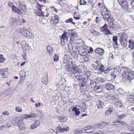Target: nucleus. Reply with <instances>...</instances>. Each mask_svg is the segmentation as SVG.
I'll list each match as a JSON object with an SVG mask.
<instances>
[{"mask_svg": "<svg viewBox=\"0 0 134 134\" xmlns=\"http://www.w3.org/2000/svg\"><path fill=\"white\" fill-rule=\"evenodd\" d=\"M67 55H65L63 59L62 65L65 66L66 70L68 71L69 75L73 76V78L76 81H79L80 82H83V81H86L85 77H82L80 74V71L74 62L69 60L67 59Z\"/></svg>", "mask_w": 134, "mask_h": 134, "instance_id": "f257e3e1", "label": "nucleus"}, {"mask_svg": "<svg viewBox=\"0 0 134 134\" xmlns=\"http://www.w3.org/2000/svg\"><path fill=\"white\" fill-rule=\"evenodd\" d=\"M122 70H121L120 67H116L114 69V73L116 74L118 73L119 74L120 72L121 71V75H120V76H121L122 78H125L127 80H129V81L132 80L134 74L133 71H131L128 69H126L124 67H122Z\"/></svg>", "mask_w": 134, "mask_h": 134, "instance_id": "f03ea898", "label": "nucleus"}, {"mask_svg": "<svg viewBox=\"0 0 134 134\" xmlns=\"http://www.w3.org/2000/svg\"><path fill=\"white\" fill-rule=\"evenodd\" d=\"M68 32L71 38L70 41H72L73 42V43H75L76 45H79L80 44V43H78L73 40V39H74L77 36L76 33L75 31H73V30H69L68 31Z\"/></svg>", "mask_w": 134, "mask_h": 134, "instance_id": "7ed1b4c3", "label": "nucleus"}, {"mask_svg": "<svg viewBox=\"0 0 134 134\" xmlns=\"http://www.w3.org/2000/svg\"><path fill=\"white\" fill-rule=\"evenodd\" d=\"M127 37V35L125 34H123L120 37L119 39L120 43L121 45L124 47H125L127 46L126 40Z\"/></svg>", "mask_w": 134, "mask_h": 134, "instance_id": "20e7f679", "label": "nucleus"}, {"mask_svg": "<svg viewBox=\"0 0 134 134\" xmlns=\"http://www.w3.org/2000/svg\"><path fill=\"white\" fill-rule=\"evenodd\" d=\"M22 48H23L24 47V46L25 45L24 49L25 51L23 52V54L22 55V57L24 60H26V53H28L29 51V49L28 46H26L27 45V43L25 41H23L21 43Z\"/></svg>", "mask_w": 134, "mask_h": 134, "instance_id": "39448f33", "label": "nucleus"}, {"mask_svg": "<svg viewBox=\"0 0 134 134\" xmlns=\"http://www.w3.org/2000/svg\"><path fill=\"white\" fill-rule=\"evenodd\" d=\"M118 2L120 5L121 9L123 10L127 9L128 7V4L125 0H118Z\"/></svg>", "mask_w": 134, "mask_h": 134, "instance_id": "423d86ee", "label": "nucleus"}, {"mask_svg": "<svg viewBox=\"0 0 134 134\" xmlns=\"http://www.w3.org/2000/svg\"><path fill=\"white\" fill-rule=\"evenodd\" d=\"M8 68H4L2 70L0 69V74L2 76V78H7L8 77Z\"/></svg>", "mask_w": 134, "mask_h": 134, "instance_id": "0eeeda50", "label": "nucleus"}, {"mask_svg": "<svg viewBox=\"0 0 134 134\" xmlns=\"http://www.w3.org/2000/svg\"><path fill=\"white\" fill-rule=\"evenodd\" d=\"M20 32L24 36L28 37L29 38H31L32 37V34L25 29H22L20 30Z\"/></svg>", "mask_w": 134, "mask_h": 134, "instance_id": "6e6552de", "label": "nucleus"}, {"mask_svg": "<svg viewBox=\"0 0 134 134\" xmlns=\"http://www.w3.org/2000/svg\"><path fill=\"white\" fill-rule=\"evenodd\" d=\"M101 14L104 20L105 21L106 19H108L109 17V14L107 9H104L101 10Z\"/></svg>", "mask_w": 134, "mask_h": 134, "instance_id": "1a4fd4ad", "label": "nucleus"}, {"mask_svg": "<svg viewBox=\"0 0 134 134\" xmlns=\"http://www.w3.org/2000/svg\"><path fill=\"white\" fill-rule=\"evenodd\" d=\"M108 24L109 28L111 31H113L118 29V24H115L113 21L109 22Z\"/></svg>", "mask_w": 134, "mask_h": 134, "instance_id": "9d476101", "label": "nucleus"}, {"mask_svg": "<svg viewBox=\"0 0 134 134\" xmlns=\"http://www.w3.org/2000/svg\"><path fill=\"white\" fill-rule=\"evenodd\" d=\"M66 32H64L63 34L61 37V44L63 45L64 44L68 41V37L66 36Z\"/></svg>", "mask_w": 134, "mask_h": 134, "instance_id": "9b49d317", "label": "nucleus"}, {"mask_svg": "<svg viewBox=\"0 0 134 134\" xmlns=\"http://www.w3.org/2000/svg\"><path fill=\"white\" fill-rule=\"evenodd\" d=\"M79 84L80 86V90L81 91L85 92L87 90L86 86L85 85L86 84V81H83V82H81Z\"/></svg>", "mask_w": 134, "mask_h": 134, "instance_id": "f8f14e48", "label": "nucleus"}, {"mask_svg": "<svg viewBox=\"0 0 134 134\" xmlns=\"http://www.w3.org/2000/svg\"><path fill=\"white\" fill-rule=\"evenodd\" d=\"M93 131V128L91 127V126H88L83 128L82 130V132L89 133L92 132Z\"/></svg>", "mask_w": 134, "mask_h": 134, "instance_id": "ddd939ff", "label": "nucleus"}, {"mask_svg": "<svg viewBox=\"0 0 134 134\" xmlns=\"http://www.w3.org/2000/svg\"><path fill=\"white\" fill-rule=\"evenodd\" d=\"M12 11L14 13H17L20 14H22V12L18 7L15 6L14 5H13L12 7Z\"/></svg>", "mask_w": 134, "mask_h": 134, "instance_id": "4468645a", "label": "nucleus"}, {"mask_svg": "<svg viewBox=\"0 0 134 134\" xmlns=\"http://www.w3.org/2000/svg\"><path fill=\"white\" fill-rule=\"evenodd\" d=\"M105 87L108 90H111L115 89L114 86L112 84L107 83L105 85Z\"/></svg>", "mask_w": 134, "mask_h": 134, "instance_id": "2eb2a0df", "label": "nucleus"}, {"mask_svg": "<svg viewBox=\"0 0 134 134\" xmlns=\"http://www.w3.org/2000/svg\"><path fill=\"white\" fill-rule=\"evenodd\" d=\"M109 98L110 99L112 100L113 102L114 103H115V102H117L118 100L117 96L115 95V94L114 95H110L108 96Z\"/></svg>", "mask_w": 134, "mask_h": 134, "instance_id": "dca6fc26", "label": "nucleus"}, {"mask_svg": "<svg viewBox=\"0 0 134 134\" xmlns=\"http://www.w3.org/2000/svg\"><path fill=\"white\" fill-rule=\"evenodd\" d=\"M40 125V122L39 121L36 120L35 121L33 124L31 126V129H34L36 128L37 126H39Z\"/></svg>", "mask_w": 134, "mask_h": 134, "instance_id": "f3484780", "label": "nucleus"}, {"mask_svg": "<svg viewBox=\"0 0 134 134\" xmlns=\"http://www.w3.org/2000/svg\"><path fill=\"white\" fill-rule=\"evenodd\" d=\"M107 124V123L105 122H101L98 124H95L94 125L97 127V128L98 129H99L106 126Z\"/></svg>", "mask_w": 134, "mask_h": 134, "instance_id": "a211bd4d", "label": "nucleus"}, {"mask_svg": "<svg viewBox=\"0 0 134 134\" xmlns=\"http://www.w3.org/2000/svg\"><path fill=\"white\" fill-rule=\"evenodd\" d=\"M104 52V50L100 48H98L94 50L95 53H98L100 55H102Z\"/></svg>", "mask_w": 134, "mask_h": 134, "instance_id": "6ab92c4d", "label": "nucleus"}, {"mask_svg": "<svg viewBox=\"0 0 134 134\" xmlns=\"http://www.w3.org/2000/svg\"><path fill=\"white\" fill-rule=\"evenodd\" d=\"M41 81L44 84L47 85L48 82V75H46V76H44L42 79Z\"/></svg>", "mask_w": 134, "mask_h": 134, "instance_id": "aec40b11", "label": "nucleus"}, {"mask_svg": "<svg viewBox=\"0 0 134 134\" xmlns=\"http://www.w3.org/2000/svg\"><path fill=\"white\" fill-rule=\"evenodd\" d=\"M37 115L35 113H32L30 115L24 114V117L26 119H27L29 118H35L37 116Z\"/></svg>", "mask_w": 134, "mask_h": 134, "instance_id": "412c9836", "label": "nucleus"}, {"mask_svg": "<svg viewBox=\"0 0 134 134\" xmlns=\"http://www.w3.org/2000/svg\"><path fill=\"white\" fill-rule=\"evenodd\" d=\"M47 52L49 54V55L52 56V54L53 52V49L52 47L49 45H48L47 47Z\"/></svg>", "mask_w": 134, "mask_h": 134, "instance_id": "4be33fe9", "label": "nucleus"}, {"mask_svg": "<svg viewBox=\"0 0 134 134\" xmlns=\"http://www.w3.org/2000/svg\"><path fill=\"white\" fill-rule=\"evenodd\" d=\"M98 102V103L97 104L98 108L100 109L102 108L104 105V103L102 102L101 100H99Z\"/></svg>", "mask_w": 134, "mask_h": 134, "instance_id": "5701e85b", "label": "nucleus"}, {"mask_svg": "<svg viewBox=\"0 0 134 134\" xmlns=\"http://www.w3.org/2000/svg\"><path fill=\"white\" fill-rule=\"evenodd\" d=\"M19 7L22 10L24 11V12H25L26 10V4H21L20 3L19 5Z\"/></svg>", "mask_w": 134, "mask_h": 134, "instance_id": "b1692460", "label": "nucleus"}, {"mask_svg": "<svg viewBox=\"0 0 134 134\" xmlns=\"http://www.w3.org/2000/svg\"><path fill=\"white\" fill-rule=\"evenodd\" d=\"M91 83V86L92 91H94L97 87V84L95 82H93V81L91 82L90 81Z\"/></svg>", "mask_w": 134, "mask_h": 134, "instance_id": "393cba45", "label": "nucleus"}, {"mask_svg": "<svg viewBox=\"0 0 134 134\" xmlns=\"http://www.w3.org/2000/svg\"><path fill=\"white\" fill-rule=\"evenodd\" d=\"M113 107H111L110 108H109L108 110L105 111V116H108L113 111Z\"/></svg>", "mask_w": 134, "mask_h": 134, "instance_id": "a878e982", "label": "nucleus"}, {"mask_svg": "<svg viewBox=\"0 0 134 134\" xmlns=\"http://www.w3.org/2000/svg\"><path fill=\"white\" fill-rule=\"evenodd\" d=\"M72 110L74 111L75 114L76 115H79L80 113L79 109L77 108L76 107H73L72 109Z\"/></svg>", "mask_w": 134, "mask_h": 134, "instance_id": "bb28decb", "label": "nucleus"}, {"mask_svg": "<svg viewBox=\"0 0 134 134\" xmlns=\"http://www.w3.org/2000/svg\"><path fill=\"white\" fill-rule=\"evenodd\" d=\"M95 93H100L102 91V88L101 86H97L96 88H95V89L94 90Z\"/></svg>", "mask_w": 134, "mask_h": 134, "instance_id": "cd10ccee", "label": "nucleus"}, {"mask_svg": "<svg viewBox=\"0 0 134 134\" xmlns=\"http://www.w3.org/2000/svg\"><path fill=\"white\" fill-rule=\"evenodd\" d=\"M54 17V24H56L58 23L59 21V18L58 16L56 15H53Z\"/></svg>", "mask_w": 134, "mask_h": 134, "instance_id": "c85d7f7f", "label": "nucleus"}, {"mask_svg": "<svg viewBox=\"0 0 134 134\" xmlns=\"http://www.w3.org/2000/svg\"><path fill=\"white\" fill-rule=\"evenodd\" d=\"M113 124L118 128H122L121 125V123L120 121H117L114 122H113Z\"/></svg>", "mask_w": 134, "mask_h": 134, "instance_id": "c756f323", "label": "nucleus"}, {"mask_svg": "<svg viewBox=\"0 0 134 134\" xmlns=\"http://www.w3.org/2000/svg\"><path fill=\"white\" fill-rule=\"evenodd\" d=\"M25 119L24 118H21L18 121V124H22V125H25Z\"/></svg>", "mask_w": 134, "mask_h": 134, "instance_id": "7c9ffc66", "label": "nucleus"}, {"mask_svg": "<svg viewBox=\"0 0 134 134\" xmlns=\"http://www.w3.org/2000/svg\"><path fill=\"white\" fill-rule=\"evenodd\" d=\"M60 122H65L67 120V119L65 116H62L58 118Z\"/></svg>", "mask_w": 134, "mask_h": 134, "instance_id": "2f4dec72", "label": "nucleus"}, {"mask_svg": "<svg viewBox=\"0 0 134 134\" xmlns=\"http://www.w3.org/2000/svg\"><path fill=\"white\" fill-rule=\"evenodd\" d=\"M107 26H108V25H107L106 23H105L104 25L102 27H101L100 28V31L102 32H104L105 31L106 29Z\"/></svg>", "mask_w": 134, "mask_h": 134, "instance_id": "473e14b6", "label": "nucleus"}, {"mask_svg": "<svg viewBox=\"0 0 134 134\" xmlns=\"http://www.w3.org/2000/svg\"><path fill=\"white\" fill-rule=\"evenodd\" d=\"M53 58L54 62H57L58 61L59 59L58 54L57 53L55 54L53 57Z\"/></svg>", "mask_w": 134, "mask_h": 134, "instance_id": "72a5a7b5", "label": "nucleus"}, {"mask_svg": "<svg viewBox=\"0 0 134 134\" xmlns=\"http://www.w3.org/2000/svg\"><path fill=\"white\" fill-rule=\"evenodd\" d=\"M69 127H66L65 128H61L59 132H63L65 131H67L69 130Z\"/></svg>", "mask_w": 134, "mask_h": 134, "instance_id": "f704fd0d", "label": "nucleus"}, {"mask_svg": "<svg viewBox=\"0 0 134 134\" xmlns=\"http://www.w3.org/2000/svg\"><path fill=\"white\" fill-rule=\"evenodd\" d=\"M60 82L59 84H61L60 86V87L62 88V89H64L66 86V85L65 84L63 83L62 82V79H61L59 80Z\"/></svg>", "mask_w": 134, "mask_h": 134, "instance_id": "c9c22d12", "label": "nucleus"}, {"mask_svg": "<svg viewBox=\"0 0 134 134\" xmlns=\"http://www.w3.org/2000/svg\"><path fill=\"white\" fill-rule=\"evenodd\" d=\"M67 47H68L69 51H72L73 52L74 50L72 44L71 43V42H70V44H67Z\"/></svg>", "mask_w": 134, "mask_h": 134, "instance_id": "e433bc0d", "label": "nucleus"}, {"mask_svg": "<svg viewBox=\"0 0 134 134\" xmlns=\"http://www.w3.org/2000/svg\"><path fill=\"white\" fill-rule=\"evenodd\" d=\"M113 40L114 42L115 43V44L116 45H118L117 43L118 37L116 36H114L113 37Z\"/></svg>", "mask_w": 134, "mask_h": 134, "instance_id": "4c0bfd02", "label": "nucleus"}, {"mask_svg": "<svg viewBox=\"0 0 134 134\" xmlns=\"http://www.w3.org/2000/svg\"><path fill=\"white\" fill-rule=\"evenodd\" d=\"M99 67L97 70L99 71V72H102L104 71V66L103 65H99Z\"/></svg>", "mask_w": 134, "mask_h": 134, "instance_id": "58836bf2", "label": "nucleus"}, {"mask_svg": "<svg viewBox=\"0 0 134 134\" xmlns=\"http://www.w3.org/2000/svg\"><path fill=\"white\" fill-rule=\"evenodd\" d=\"M108 129L102 131H98V134H106L108 133Z\"/></svg>", "mask_w": 134, "mask_h": 134, "instance_id": "ea45409f", "label": "nucleus"}, {"mask_svg": "<svg viewBox=\"0 0 134 134\" xmlns=\"http://www.w3.org/2000/svg\"><path fill=\"white\" fill-rule=\"evenodd\" d=\"M117 106L121 108L122 106V104L120 101L119 102L118 100L117 102H115Z\"/></svg>", "mask_w": 134, "mask_h": 134, "instance_id": "a19ab883", "label": "nucleus"}, {"mask_svg": "<svg viewBox=\"0 0 134 134\" xmlns=\"http://www.w3.org/2000/svg\"><path fill=\"white\" fill-rule=\"evenodd\" d=\"M114 20V18L113 17L110 16L109 15V17L108 18V19H106L105 21L107 20V21L108 24L109 22L111 21H113Z\"/></svg>", "mask_w": 134, "mask_h": 134, "instance_id": "79ce46f5", "label": "nucleus"}, {"mask_svg": "<svg viewBox=\"0 0 134 134\" xmlns=\"http://www.w3.org/2000/svg\"><path fill=\"white\" fill-rule=\"evenodd\" d=\"M65 22L66 23H71L72 24H73L74 25H75V23L74 22L72 21V18H70L69 19L67 20Z\"/></svg>", "mask_w": 134, "mask_h": 134, "instance_id": "37998d69", "label": "nucleus"}, {"mask_svg": "<svg viewBox=\"0 0 134 134\" xmlns=\"http://www.w3.org/2000/svg\"><path fill=\"white\" fill-rule=\"evenodd\" d=\"M127 116V114L126 113H124L122 114L119 115L118 116L119 118L121 119H122L126 117Z\"/></svg>", "mask_w": 134, "mask_h": 134, "instance_id": "c03bdc74", "label": "nucleus"}, {"mask_svg": "<svg viewBox=\"0 0 134 134\" xmlns=\"http://www.w3.org/2000/svg\"><path fill=\"white\" fill-rule=\"evenodd\" d=\"M133 96L130 95L128 97V100L130 102L133 103L134 102V98L132 97Z\"/></svg>", "mask_w": 134, "mask_h": 134, "instance_id": "a18cd8bd", "label": "nucleus"}, {"mask_svg": "<svg viewBox=\"0 0 134 134\" xmlns=\"http://www.w3.org/2000/svg\"><path fill=\"white\" fill-rule=\"evenodd\" d=\"M5 60V58L3 57L2 54H0V63H3Z\"/></svg>", "mask_w": 134, "mask_h": 134, "instance_id": "49530a36", "label": "nucleus"}, {"mask_svg": "<svg viewBox=\"0 0 134 134\" xmlns=\"http://www.w3.org/2000/svg\"><path fill=\"white\" fill-rule=\"evenodd\" d=\"M104 33L105 35H108L109 34H111L110 31L107 28Z\"/></svg>", "mask_w": 134, "mask_h": 134, "instance_id": "de8ad7c7", "label": "nucleus"}, {"mask_svg": "<svg viewBox=\"0 0 134 134\" xmlns=\"http://www.w3.org/2000/svg\"><path fill=\"white\" fill-rule=\"evenodd\" d=\"M15 111L18 112H20L22 111V109L21 107L18 106L16 108Z\"/></svg>", "mask_w": 134, "mask_h": 134, "instance_id": "09e8293b", "label": "nucleus"}, {"mask_svg": "<svg viewBox=\"0 0 134 134\" xmlns=\"http://www.w3.org/2000/svg\"><path fill=\"white\" fill-rule=\"evenodd\" d=\"M19 127L20 129L21 130H24L25 129V125H22V124H18Z\"/></svg>", "mask_w": 134, "mask_h": 134, "instance_id": "8fccbe9b", "label": "nucleus"}, {"mask_svg": "<svg viewBox=\"0 0 134 134\" xmlns=\"http://www.w3.org/2000/svg\"><path fill=\"white\" fill-rule=\"evenodd\" d=\"M37 6L38 7V9L39 10L40 12H41L42 11V8L44 7L40 5L39 4H38V5H37Z\"/></svg>", "mask_w": 134, "mask_h": 134, "instance_id": "3c124183", "label": "nucleus"}, {"mask_svg": "<svg viewBox=\"0 0 134 134\" xmlns=\"http://www.w3.org/2000/svg\"><path fill=\"white\" fill-rule=\"evenodd\" d=\"M120 122L122 128L124 126H126L127 125V124L125 122L122 121H120Z\"/></svg>", "mask_w": 134, "mask_h": 134, "instance_id": "603ef678", "label": "nucleus"}, {"mask_svg": "<svg viewBox=\"0 0 134 134\" xmlns=\"http://www.w3.org/2000/svg\"><path fill=\"white\" fill-rule=\"evenodd\" d=\"M92 33L93 34V35H99V34L98 32L97 31L95 30H93L92 32Z\"/></svg>", "mask_w": 134, "mask_h": 134, "instance_id": "864d4df0", "label": "nucleus"}, {"mask_svg": "<svg viewBox=\"0 0 134 134\" xmlns=\"http://www.w3.org/2000/svg\"><path fill=\"white\" fill-rule=\"evenodd\" d=\"M20 75L21 77H25V76L26 74L25 72L23 71H21L20 72Z\"/></svg>", "mask_w": 134, "mask_h": 134, "instance_id": "5fc2aeb1", "label": "nucleus"}, {"mask_svg": "<svg viewBox=\"0 0 134 134\" xmlns=\"http://www.w3.org/2000/svg\"><path fill=\"white\" fill-rule=\"evenodd\" d=\"M82 56H84L85 57H87L88 54L86 52L85 50H84L83 51H82Z\"/></svg>", "mask_w": 134, "mask_h": 134, "instance_id": "6e6d98bb", "label": "nucleus"}, {"mask_svg": "<svg viewBox=\"0 0 134 134\" xmlns=\"http://www.w3.org/2000/svg\"><path fill=\"white\" fill-rule=\"evenodd\" d=\"M116 74L115 73H114V71L113 73H112L111 74H110V76H111L112 77L111 79H114L116 77Z\"/></svg>", "mask_w": 134, "mask_h": 134, "instance_id": "4d7b16f0", "label": "nucleus"}, {"mask_svg": "<svg viewBox=\"0 0 134 134\" xmlns=\"http://www.w3.org/2000/svg\"><path fill=\"white\" fill-rule=\"evenodd\" d=\"M82 132V131L80 130H76L74 132V133L75 134H80Z\"/></svg>", "mask_w": 134, "mask_h": 134, "instance_id": "13d9d810", "label": "nucleus"}, {"mask_svg": "<svg viewBox=\"0 0 134 134\" xmlns=\"http://www.w3.org/2000/svg\"><path fill=\"white\" fill-rule=\"evenodd\" d=\"M128 47L129 48H130L131 51H132L134 49V46H133L132 45L129 44L128 46Z\"/></svg>", "mask_w": 134, "mask_h": 134, "instance_id": "bf43d9fd", "label": "nucleus"}, {"mask_svg": "<svg viewBox=\"0 0 134 134\" xmlns=\"http://www.w3.org/2000/svg\"><path fill=\"white\" fill-rule=\"evenodd\" d=\"M93 50L92 48L91 47H90L89 49V51H88V53H92Z\"/></svg>", "mask_w": 134, "mask_h": 134, "instance_id": "052dcab7", "label": "nucleus"}, {"mask_svg": "<svg viewBox=\"0 0 134 134\" xmlns=\"http://www.w3.org/2000/svg\"><path fill=\"white\" fill-rule=\"evenodd\" d=\"M129 42L130 44L132 45L133 46H134V42L132 41L131 39L129 40Z\"/></svg>", "mask_w": 134, "mask_h": 134, "instance_id": "680f3d73", "label": "nucleus"}, {"mask_svg": "<svg viewBox=\"0 0 134 134\" xmlns=\"http://www.w3.org/2000/svg\"><path fill=\"white\" fill-rule=\"evenodd\" d=\"M92 66L93 67L95 68V70H97V68H98V66L97 65L95 64H93Z\"/></svg>", "mask_w": 134, "mask_h": 134, "instance_id": "e2e57ef3", "label": "nucleus"}, {"mask_svg": "<svg viewBox=\"0 0 134 134\" xmlns=\"http://www.w3.org/2000/svg\"><path fill=\"white\" fill-rule=\"evenodd\" d=\"M41 13V12H40L39 10H38L37 11V13H36V14L39 16H41L42 15V13Z\"/></svg>", "mask_w": 134, "mask_h": 134, "instance_id": "0e129e2a", "label": "nucleus"}, {"mask_svg": "<svg viewBox=\"0 0 134 134\" xmlns=\"http://www.w3.org/2000/svg\"><path fill=\"white\" fill-rule=\"evenodd\" d=\"M4 125L5 127L9 128L11 127V125L8 123H7Z\"/></svg>", "mask_w": 134, "mask_h": 134, "instance_id": "69168bd1", "label": "nucleus"}, {"mask_svg": "<svg viewBox=\"0 0 134 134\" xmlns=\"http://www.w3.org/2000/svg\"><path fill=\"white\" fill-rule=\"evenodd\" d=\"M109 69H106L105 70H104V71L103 72L105 74H107L109 72Z\"/></svg>", "mask_w": 134, "mask_h": 134, "instance_id": "338daca9", "label": "nucleus"}, {"mask_svg": "<svg viewBox=\"0 0 134 134\" xmlns=\"http://www.w3.org/2000/svg\"><path fill=\"white\" fill-rule=\"evenodd\" d=\"M13 4V3H12L10 2H9L8 3V6L10 7H12V5Z\"/></svg>", "mask_w": 134, "mask_h": 134, "instance_id": "774afa93", "label": "nucleus"}]
</instances>
